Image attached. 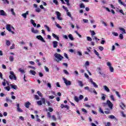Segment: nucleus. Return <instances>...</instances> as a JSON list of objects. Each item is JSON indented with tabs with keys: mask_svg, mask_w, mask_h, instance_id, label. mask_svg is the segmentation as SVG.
<instances>
[{
	"mask_svg": "<svg viewBox=\"0 0 126 126\" xmlns=\"http://www.w3.org/2000/svg\"><path fill=\"white\" fill-rule=\"evenodd\" d=\"M31 30H32V33H34V34H37V33H39V31H38L37 30H34V28H32Z\"/></svg>",
	"mask_w": 126,
	"mask_h": 126,
	"instance_id": "f8f14e48",
	"label": "nucleus"
},
{
	"mask_svg": "<svg viewBox=\"0 0 126 126\" xmlns=\"http://www.w3.org/2000/svg\"><path fill=\"white\" fill-rule=\"evenodd\" d=\"M6 102H7V103H8V102L11 103L12 102V100H10L8 97H6Z\"/></svg>",
	"mask_w": 126,
	"mask_h": 126,
	"instance_id": "c9c22d12",
	"label": "nucleus"
},
{
	"mask_svg": "<svg viewBox=\"0 0 126 126\" xmlns=\"http://www.w3.org/2000/svg\"><path fill=\"white\" fill-rule=\"evenodd\" d=\"M105 126H111V123L107 122Z\"/></svg>",
	"mask_w": 126,
	"mask_h": 126,
	"instance_id": "774afa93",
	"label": "nucleus"
},
{
	"mask_svg": "<svg viewBox=\"0 0 126 126\" xmlns=\"http://www.w3.org/2000/svg\"><path fill=\"white\" fill-rule=\"evenodd\" d=\"M45 28H46L48 32H51V30L50 28L47 26V25H44Z\"/></svg>",
	"mask_w": 126,
	"mask_h": 126,
	"instance_id": "7c9ffc66",
	"label": "nucleus"
},
{
	"mask_svg": "<svg viewBox=\"0 0 126 126\" xmlns=\"http://www.w3.org/2000/svg\"><path fill=\"white\" fill-rule=\"evenodd\" d=\"M11 42L9 40H6V46H10Z\"/></svg>",
	"mask_w": 126,
	"mask_h": 126,
	"instance_id": "473e14b6",
	"label": "nucleus"
},
{
	"mask_svg": "<svg viewBox=\"0 0 126 126\" xmlns=\"http://www.w3.org/2000/svg\"><path fill=\"white\" fill-rule=\"evenodd\" d=\"M83 98H84V96H83V95L80 94L79 96V97L77 96H75L74 97V99L75 102H77V103H78L79 101L82 100Z\"/></svg>",
	"mask_w": 126,
	"mask_h": 126,
	"instance_id": "f03ea898",
	"label": "nucleus"
},
{
	"mask_svg": "<svg viewBox=\"0 0 126 126\" xmlns=\"http://www.w3.org/2000/svg\"><path fill=\"white\" fill-rule=\"evenodd\" d=\"M68 37L69 39L70 40H71V41H73V40H74V38H73V36H72V34H69L68 35Z\"/></svg>",
	"mask_w": 126,
	"mask_h": 126,
	"instance_id": "a211bd4d",
	"label": "nucleus"
},
{
	"mask_svg": "<svg viewBox=\"0 0 126 126\" xmlns=\"http://www.w3.org/2000/svg\"><path fill=\"white\" fill-rule=\"evenodd\" d=\"M87 41H89L90 42H91V41H92V38L90 36H87Z\"/></svg>",
	"mask_w": 126,
	"mask_h": 126,
	"instance_id": "864d4df0",
	"label": "nucleus"
},
{
	"mask_svg": "<svg viewBox=\"0 0 126 126\" xmlns=\"http://www.w3.org/2000/svg\"><path fill=\"white\" fill-rule=\"evenodd\" d=\"M52 36L54 38H55L56 39V40H58V41H59V40H60V38H59L58 36H57L56 34L52 33Z\"/></svg>",
	"mask_w": 126,
	"mask_h": 126,
	"instance_id": "4be33fe9",
	"label": "nucleus"
},
{
	"mask_svg": "<svg viewBox=\"0 0 126 126\" xmlns=\"http://www.w3.org/2000/svg\"><path fill=\"white\" fill-rule=\"evenodd\" d=\"M101 100L103 101H105V100H106V94H102Z\"/></svg>",
	"mask_w": 126,
	"mask_h": 126,
	"instance_id": "393cba45",
	"label": "nucleus"
},
{
	"mask_svg": "<svg viewBox=\"0 0 126 126\" xmlns=\"http://www.w3.org/2000/svg\"><path fill=\"white\" fill-rule=\"evenodd\" d=\"M31 23H32V24L34 27H36V26H37V24L35 23V21H34L33 20H31Z\"/></svg>",
	"mask_w": 126,
	"mask_h": 126,
	"instance_id": "6ab92c4d",
	"label": "nucleus"
},
{
	"mask_svg": "<svg viewBox=\"0 0 126 126\" xmlns=\"http://www.w3.org/2000/svg\"><path fill=\"white\" fill-rule=\"evenodd\" d=\"M56 14L57 15V18L59 20H62L63 18L62 17H61V13H60V12L59 11H56Z\"/></svg>",
	"mask_w": 126,
	"mask_h": 126,
	"instance_id": "6e6552de",
	"label": "nucleus"
},
{
	"mask_svg": "<svg viewBox=\"0 0 126 126\" xmlns=\"http://www.w3.org/2000/svg\"><path fill=\"white\" fill-rule=\"evenodd\" d=\"M98 112L101 114H104V111H103V109L101 107L99 108Z\"/></svg>",
	"mask_w": 126,
	"mask_h": 126,
	"instance_id": "e433bc0d",
	"label": "nucleus"
},
{
	"mask_svg": "<svg viewBox=\"0 0 126 126\" xmlns=\"http://www.w3.org/2000/svg\"><path fill=\"white\" fill-rule=\"evenodd\" d=\"M10 50H13L15 49V44H13L10 47Z\"/></svg>",
	"mask_w": 126,
	"mask_h": 126,
	"instance_id": "ea45409f",
	"label": "nucleus"
},
{
	"mask_svg": "<svg viewBox=\"0 0 126 126\" xmlns=\"http://www.w3.org/2000/svg\"><path fill=\"white\" fill-rule=\"evenodd\" d=\"M0 15L2 16H6V13L3 10H0Z\"/></svg>",
	"mask_w": 126,
	"mask_h": 126,
	"instance_id": "9d476101",
	"label": "nucleus"
},
{
	"mask_svg": "<svg viewBox=\"0 0 126 126\" xmlns=\"http://www.w3.org/2000/svg\"><path fill=\"white\" fill-rule=\"evenodd\" d=\"M11 87L12 89H15V90L17 89V86L16 85H11Z\"/></svg>",
	"mask_w": 126,
	"mask_h": 126,
	"instance_id": "cd10ccee",
	"label": "nucleus"
},
{
	"mask_svg": "<svg viewBox=\"0 0 126 126\" xmlns=\"http://www.w3.org/2000/svg\"><path fill=\"white\" fill-rule=\"evenodd\" d=\"M94 54L96 55V56H97L98 57V58L99 59H100V60H101V59H102L100 57V54H99V53L98 52H97V51L96 50H94Z\"/></svg>",
	"mask_w": 126,
	"mask_h": 126,
	"instance_id": "ddd939ff",
	"label": "nucleus"
},
{
	"mask_svg": "<svg viewBox=\"0 0 126 126\" xmlns=\"http://www.w3.org/2000/svg\"><path fill=\"white\" fill-rule=\"evenodd\" d=\"M11 12L12 13V14H13V15H15V12H14V9L11 8Z\"/></svg>",
	"mask_w": 126,
	"mask_h": 126,
	"instance_id": "5fc2aeb1",
	"label": "nucleus"
},
{
	"mask_svg": "<svg viewBox=\"0 0 126 126\" xmlns=\"http://www.w3.org/2000/svg\"><path fill=\"white\" fill-rule=\"evenodd\" d=\"M63 71L64 73L65 74H66V75H68V74H69V73H68V72L66 70H63Z\"/></svg>",
	"mask_w": 126,
	"mask_h": 126,
	"instance_id": "a18cd8bd",
	"label": "nucleus"
},
{
	"mask_svg": "<svg viewBox=\"0 0 126 126\" xmlns=\"http://www.w3.org/2000/svg\"><path fill=\"white\" fill-rule=\"evenodd\" d=\"M120 107L122 110H125V108H126V105L123 102L120 103Z\"/></svg>",
	"mask_w": 126,
	"mask_h": 126,
	"instance_id": "4468645a",
	"label": "nucleus"
},
{
	"mask_svg": "<svg viewBox=\"0 0 126 126\" xmlns=\"http://www.w3.org/2000/svg\"><path fill=\"white\" fill-rule=\"evenodd\" d=\"M64 57L66 58V59H67V60H68V56H67V54L66 53H64Z\"/></svg>",
	"mask_w": 126,
	"mask_h": 126,
	"instance_id": "e2e57ef3",
	"label": "nucleus"
},
{
	"mask_svg": "<svg viewBox=\"0 0 126 126\" xmlns=\"http://www.w3.org/2000/svg\"><path fill=\"white\" fill-rule=\"evenodd\" d=\"M80 8H85V5L83 3H82L80 4Z\"/></svg>",
	"mask_w": 126,
	"mask_h": 126,
	"instance_id": "f704fd0d",
	"label": "nucleus"
},
{
	"mask_svg": "<svg viewBox=\"0 0 126 126\" xmlns=\"http://www.w3.org/2000/svg\"><path fill=\"white\" fill-rule=\"evenodd\" d=\"M35 11L36 12H41V9H40V8H36L35 9Z\"/></svg>",
	"mask_w": 126,
	"mask_h": 126,
	"instance_id": "603ef678",
	"label": "nucleus"
},
{
	"mask_svg": "<svg viewBox=\"0 0 126 126\" xmlns=\"http://www.w3.org/2000/svg\"><path fill=\"white\" fill-rule=\"evenodd\" d=\"M48 111L49 112H50L51 113H52V112L54 111V109L52 107H49Z\"/></svg>",
	"mask_w": 126,
	"mask_h": 126,
	"instance_id": "6e6d98bb",
	"label": "nucleus"
},
{
	"mask_svg": "<svg viewBox=\"0 0 126 126\" xmlns=\"http://www.w3.org/2000/svg\"><path fill=\"white\" fill-rule=\"evenodd\" d=\"M6 29L9 31H11V28H10V25H7L6 27Z\"/></svg>",
	"mask_w": 126,
	"mask_h": 126,
	"instance_id": "aec40b11",
	"label": "nucleus"
},
{
	"mask_svg": "<svg viewBox=\"0 0 126 126\" xmlns=\"http://www.w3.org/2000/svg\"><path fill=\"white\" fill-rule=\"evenodd\" d=\"M107 105L109 107V108H110V110H113V107H114V105L113 104V103H112L111 101H110L109 100H107Z\"/></svg>",
	"mask_w": 126,
	"mask_h": 126,
	"instance_id": "20e7f679",
	"label": "nucleus"
},
{
	"mask_svg": "<svg viewBox=\"0 0 126 126\" xmlns=\"http://www.w3.org/2000/svg\"><path fill=\"white\" fill-rule=\"evenodd\" d=\"M78 83H79V86H81V87H83V83H82V81H78Z\"/></svg>",
	"mask_w": 126,
	"mask_h": 126,
	"instance_id": "c85d7f7f",
	"label": "nucleus"
},
{
	"mask_svg": "<svg viewBox=\"0 0 126 126\" xmlns=\"http://www.w3.org/2000/svg\"><path fill=\"white\" fill-rule=\"evenodd\" d=\"M34 98L35 100H39L40 99V98L39 97V96H38V95L37 94L34 95Z\"/></svg>",
	"mask_w": 126,
	"mask_h": 126,
	"instance_id": "09e8293b",
	"label": "nucleus"
},
{
	"mask_svg": "<svg viewBox=\"0 0 126 126\" xmlns=\"http://www.w3.org/2000/svg\"><path fill=\"white\" fill-rule=\"evenodd\" d=\"M90 32L92 36H94V35L96 34V33H95V32L94 31H90Z\"/></svg>",
	"mask_w": 126,
	"mask_h": 126,
	"instance_id": "72a5a7b5",
	"label": "nucleus"
},
{
	"mask_svg": "<svg viewBox=\"0 0 126 126\" xmlns=\"http://www.w3.org/2000/svg\"><path fill=\"white\" fill-rule=\"evenodd\" d=\"M56 26L58 27V28H59L60 29H62V26L60 25L59 24H56Z\"/></svg>",
	"mask_w": 126,
	"mask_h": 126,
	"instance_id": "69168bd1",
	"label": "nucleus"
},
{
	"mask_svg": "<svg viewBox=\"0 0 126 126\" xmlns=\"http://www.w3.org/2000/svg\"><path fill=\"white\" fill-rule=\"evenodd\" d=\"M103 88H104L105 91H107V92H110V89H109V88H108L107 86H104Z\"/></svg>",
	"mask_w": 126,
	"mask_h": 126,
	"instance_id": "5701e85b",
	"label": "nucleus"
},
{
	"mask_svg": "<svg viewBox=\"0 0 126 126\" xmlns=\"http://www.w3.org/2000/svg\"><path fill=\"white\" fill-rule=\"evenodd\" d=\"M63 9H64L65 11H67V12L68 11V9H67V7L64 6V5L63 6Z\"/></svg>",
	"mask_w": 126,
	"mask_h": 126,
	"instance_id": "bf43d9fd",
	"label": "nucleus"
},
{
	"mask_svg": "<svg viewBox=\"0 0 126 126\" xmlns=\"http://www.w3.org/2000/svg\"><path fill=\"white\" fill-rule=\"evenodd\" d=\"M39 62H40V61L38 59H36L35 60V63H38L37 64H38V66H40L41 65V63H40Z\"/></svg>",
	"mask_w": 126,
	"mask_h": 126,
	"instance_id": "58836bf2",
	"label": "nucleus"
},
{
	"mask_svg": "<svg viewBox=\"0 0 126 126\" xmlns=\"http://www.w3.org/2000/svg\"><path fill=\"white\" fill-rule=\"evenodd\" d=\"M17 110L18 112H19V113H22V112H23V110H22L21 108H20V107H18V108H17Z\"/></svg>",
	"mask_w": 126,
	"mask_h": 126,
	"instance_id": "8fccbe9b",
	"label": "nucleus"
},
{
	"mask_svg": "<svg viewBox=\"0 0 126 126\" xmlns=\"http://www.w3.org/2000/svg\"><path fill=\"white\" fill-rule=\"evenodd\" d=\"M98 49H99V50H100V51H101V52H102V51H103L104 50V47L100 46L98 47Z\"/></svg>",
	"mask_w": 126,
	"mask_h": 126,
	"instance_id": "4d7b16f0",
	"label": "nucleus"
},
{
	"mask_svg": "<svg viewBox=\"0 0 126 126\" xmlns=\"http://www.w3.org/2000/svg\"><path fill=\"white\" fill-rule=\"evenodd\" d=\"M92 84H93L94 86L95 87V88H98V85H96V83L95 82H93L92 83Z\"/></svg>",
	"mask_w": 126,
	"mask_h": 126,
	"instance_id": "37998d69",
	"label": "nucleus"
},
{
	"mask_svg": "<svg viewBox=\"0 0 126 126\" xmlns=\"http://www.w3.org/2000/svg\"><path fill=\"white\" fill-rule=\"evenodd\" d=\"M36 103H37V105H38V106H42V105L43 104V103L42 102V101H41V100L37 101Z\"/></svg>",
	"mask_w": 126,
	"mask_h": 126,
	"instance_id": "c756f323",
	"label": "nucleus"
},
{
	"mask_svg": "<svg viewBox=\"0 0 126 126\" xmlns=\"http://www.w3.org/2000/svg\"><path fill=\"white\" fill-rule=\"evenodd\" d=\"M54 57L56 58V59H57V60H56V62L58 63H60V62H61L62 60L63 59V56L57 53L54 54Z\"/></svg>",
	"mask_w": 126,
	"mask_h": 126,
	"instance_id": "f257e3e1",
	"label": "nucleus"
},
{
	"mask_svg": "<svg viewBox=\"0 0 126 126\" xmlns=\"http://www.w3.org/2000/svg\"><path fill=\"white\" fill-rule=\"evenodd\" d=\"M115 93L119 98H121V95H120V93L118 91H116Z\"/></svg>",
	"mask_w": 126,
	"mask_h": 126,
	"instance_id": "3c124183",
	"label": "nucleus"
},
{
	"mask_svg": "<svg viewBox=\"0 0 126 126\" xmlns=\"http://www.w3.org/2000/svg\"><path fill=\"white\" fill-rule=\"evenodd\" d=\"M119 38L120 39H121V40H123V39H124V35H123V34L121 33L119 35Z\"/></svg>",
	"mask_w": 126,
	"mask_h": 126,
	"instance_id": "de8ad7c7",
	"label": "nucleus"
},
{
	"mask_svg": "<svg viewBox=\"0 0 126 126\" xmlns=\"http://www.w3.org/2000/svg\"><path fill=\"white\" fill-rule=\"evenodd\" d=\"M30 72L32 75H35V74H36V71H34L33 70H30Z\"/></svg>",
	"mask_w": 126,
	"mask_h": 126,
	"instance_id": "bb28decb",
	"label": "nucleus"
},
{
	"mask_svg": "<svg viewBox=\"0 0 126 126\" xmlns=\"http://www.w3.org/2000/svg\"><path fill=\"white\" fill-rule=\"evenodd\" d=\"M10 74H11L9 77L10 79H14V80H16V79H17L13 71H10Z\"/></svg>",
	"mask_w": 126,
	"mask_h": 126,
	"instance_id": "7ed1b4c3",
	"label": "nucleus"
},
{
	"mask_svg": "<svg viewBox=\"0 0 126 126\" xmlns=\"http://www.w3.org/2000/svg\"><path fill=\"white\" fill-rule=\"evenodd\" d=\"M9 60L10 62H12L14 61V57H13V56H10L9 57Z\"/></svg>",
	"mask_w": 126,
	"mask_h": 126,
	"instance_id": "b1692460",
	"label": "nucleus"
},
{
	"mask_svg": "<svg viewBox=\"0 0 126 126\" xmlns=\"http://www.w3.org/2000/svg\"><path fill=\"white\" fill-rule=\"evenodd\" d=\"M29 15V11H27L26 13L22 14V16H23L24 18L26 19V18H27V15Z\"/></svg>",
	"mask_w": 126,
	"mask_h": 126,
	"instance_id": "1a4fd4ad",
	"label": "nucleus"
},
{
	"mask_svg": "<svg viewBox=\"0 0 126 126\" xmlns=\"http://www.w3.org/2000/svg\"><path fill=\"white\" fill-rule=\"evenodd\" d=\"M105 110H106L107 111H104L105 114H111V110H110V109L106 108H105Z\"/></svg>",
	"mask_w": 126,
	"mask_h": 126,
	"instance_id": "dca6fc26",
	"label": "nucleus"
},
{
	"mask_svg": "<svg viewBox=\"0 0 126 126\" xmlns=\"http://www.w3.org/2000/svg\"><path fill=\"white\" fill-rule=\"evenodd\" d=\"M53 48H57L58 47V41H54L53 42Z\"/></svg>",
	"mask_w": 126,
	"mask_h": 126,
	"instance_id": "f3484780",
	"label": "nucleus"
},
{
	"mask_svg": "<svg viewBox=\"0 0 126 126\" xmlns=\"http://www.w3.org/2000/svg\"><path fill=\"white\" fill-rule=\"evenodd\" d=\"M4 89H5L6 90H7V91H9V90H10V87H9V86L5 87L4 88Z\"/></svg>",
	"mask_w": 126,
	"mask_h": 126,
	"instance_id": "052dcab7",
	"label": "nucleus"
},
{
	"mask_svg": "<svg viewBox=\"0 0 126 126\" xmlns=\"http://www.w3.org/2000/svg\"><path fill=\"white\" fill-rule=\"evenodd\" d=\"M107 65L109 66V70H110V72H114V67L112 66V64H111V63L107 62Z\"/></svg>",
	"mask_w": 126,
	"mask_h": 126,
	"instance_id": "39448f33",
	"label": "nucleus"
},
{
	"mask_svg": "<svg viewBox=\"0 0 126 126\" xmlns=\"http://www.w3.org/2000/svg\"><path fill=\"white\" fill-rule=\"evenodd\" d=\"M118 2L119 3H121L122 5H123V6H126V3L123 2V1H122V0H118Z\"/></svg>",
	"mask_w": 126,
	"mask_h": 126,
	"instance_id": "a878e982",
	"label": "nucleus"
},
{
	"mask_svg": "<svg viewBox=\"0 0 126 126\" xmlns=\"http://www.w3.org/2000/svg\"><path fill=\"white\" fill-rule=\"evenodd\" d=\"M36 38L38 39V40H40V41H41V42H43V43H46V41L43 37H42L41 35H37L36 36Z\"/></svg>",
	"mask_w": 126,
	"mask_h": 126,
	"instance_id": "423d86ee",
	"label": "nucleus"
},
{
	"mask_svg": "<svg viewBox=\"0 0 126 126\" xmlns=\"http://www.w3.org/2000/svg\"><path fill=\"white\" fill-rule=\"evenodd\" d=\"M54 3H55L56 5H58L59 4V1H58L57 0H53Z\"/></svg>",
	"mask_w": 126,
	"mask_h": 126,
	"instance_id": "13d9d810",
	"label": "nucleus"
},
{
	"mask_svg": "<svg viewBox=\"0 0 126 126\" xmlns=\"http://www.w3.org/2000/svg\"><path fill=\"white\" fill-rule=\"evenodd\" d=\"M119 29L123 32L122 34H126V30H125V29L123 28H119Z\"/></svg>",
	"mask_w": 126,
	"mask_h": 126,
	"instance_id": "412c9836",
	"label": "nucleus"
},
{
	"mask_svg": "<svg viewBox=\"0 0 126 126\" xmlns=\"http://www.w3.org/2000/svg\"><path fill=\"white\" fill-rule=\"evenodd\" d=\"M64 82L66 85H71V82L70 81H68L65 78H63Z\"/></svg>",
	"mask_w": 126,
	"mask_h": 126,
	"instance_id": "0eeeda50",
	"label": "nucleus"
},
{
	"mask_svg": "<svg viewBox=\"0 0 126 126\" xmlns=\"http://www.w3.org/2000/svg\"><path fill=\"white\" fill-rule=\"evenodd\" d=\"M110 98L111 99L112 101H115V98L114 97V95H111L110 96Z\"/></svg>",
	"mask_w": 126,
	"mask_h": 126,
	"instance_id": "680f3d73",
	"label": "nucleus"
},
{
	"mask_svg": "<svg viewBox=\"0 0 126 126\" xmlns=\"http://www.w3.org/2000/svg\"><path fill=\"white\" fill-rule=\"evenodd\" d=\"M37 93L40 97H43V94H42V93L40 91H37Z\"/></svg>",
	"mask_w": 126,
	"mask_h": 126,
	"instance_id": "79ce46f5",
	"label": "nucleus"
},
{
	"mask_svg": "<svg viewBox=\"0 0 126 126\" xmlns=\"http://www.w3.org/2000/svg\"><path fill=\"white\" fill-rule=\"evenodd\" d=\"M98 73L100 74V75H102L103 77H106V74H105L104 73H102L100 71H99Z\"/></svg>",
	"mask_w": 126,
	"mask_h": 126,
	"instance_id": "a19ab883",
	"label": "nucleus"
},
{
	"mask_svg": "<svg viewBox=\"0 0 126 126\" xmlns=\"http://www.w3.org/2000/svg\"><path fill=\"white\" fill-rule=\"evenodd\" d=\"M52 118L54 122H56V121H57V118H56V116L55 115H52Z\"/></svg>",
	"mask_w": 126,
	"mask_h": 126,
	"instance_id": "49530a36",
	"label": "nucleus"
},
{
	"mask_svg": "<svg viewBox=\"0 0 126 126\" xmlns=\"http://www.w3.org/2000/svg\"><path fill=\"white\" fill-rule=\"evenodd\" d=\"M67 15L68 16H69V17H70V18L71 19H72V16H71V14H70V12H67Z\"/></svg>",
	"mask_w": 126,
	"mask_h": 126,
	"instance_id": "4c0bfd02",
	"label": "nucleus"
},
{
	"mask_svg": "<svg viewBox=\"0 0 126 126\" xmlns=\"http://www.w3.org/2000/svg\"><path fill=\"white\" fill-rule=\"evenodd\" d=\"M85 76L86 78H87V79H89V76L88 74H87V73H85Z\"/></svg>",
	"mask_w": 126,
	"mask_h": 126,
	"instance_id": "338daca9",
	"label": "nucleus"
},
{
	"mask_svg": "<svg viewBox=\"0 0 126 126\" xmlns=\"http://www.w3.org/2000/svg\"><path fill=\"white\" fill-rule=\"evenodd\" d=\"M41 101L43 104H44V105H46V99H45V98L44 97L41 98Z\"/></svg>",
	"mask_w": 126,
	"mask_h": 126,
	"instance_id": "2f4dec72",
	"label": "nucleus"
},
{
	"mask_svg": "<svg viewBox=\"0 0 126 126\" xmlns=\"http://www.w3.org/2000/svg\"><path fill=\"white\" fill-rule=\"evenodd\" d=\"M47 117L49 118L52 117V116L51 115V113L47 112Z\"/></svg>",
	"mask_w": 126,
	"mask_h": 126,
	"instance_id": "0e129e2a",
	"label": "nucleus"
},
{
	"mask_svg": "<svg viewBox=\"0 0 126 126\" xmlns=\"http://www.w3.org/2000/svg\"><path fill=\"white\" fill-rule=\"evenodd\" d=\"M109 119H111V120H114L115 119V116L114 115H110L108 117Z\"/></svg>",
	"mask_w": 126,
	"mask_h": 126,
	"instance_id": "c03bdc74",
	"label": "nucleus"
},
{
	"mask_svg": "<svg viewBox=\"0 0 126 126\" xmlns=\"http://www.w3.org/2000/svg\"><path fill=\"white\" fill-rule=\"evenodd\" d=\"M30 105H31V103L29 101H27L25 104V107H26L27 109H29Z\"/></svg>",
	"mask_w": 126,
	"mask_h": 126,
	"instance_id": "9b49d317",
	"label": "nucleus"
},
{
	"mask_svg": "<svg viewBox=\"0 0 126 126\" xmlns=\"http://www.w3.org/2000/svg\"><path fill=\"white\" fill-rule=\"evenodd\" d=\"M93 91L94 93V94H95V95H97L98 94L97 92H96V90H95V89L91 88L90 90V92H92Z\"/></svg>",
	"mask_w": 126,
	"mask_h": 126,
	"instance_id": "2eb2a0df",
	"label": "nucleus"
}]
</instances>
